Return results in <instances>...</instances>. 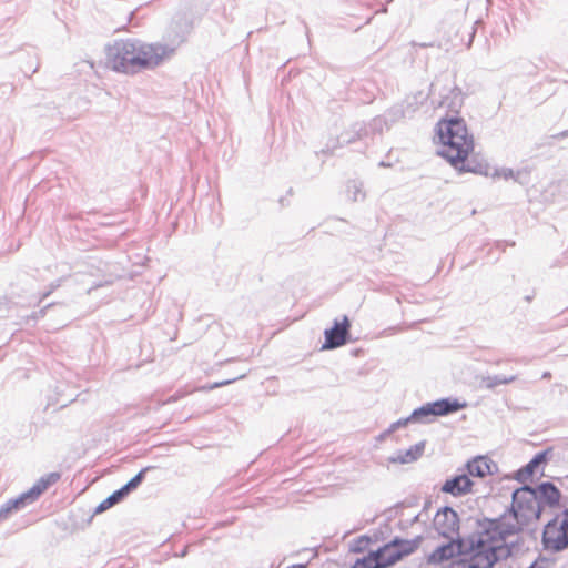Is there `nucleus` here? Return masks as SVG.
Returning a JSON list of instances; mask_svg holds the SVG:
<instances>
[{
    "instance_id": "obj_5",
    "label": "nucleus",
    "mask_w": 568,
    "mask_h": 568,
    "mask_svg": "<svg viewBox=\"0 0 568 568\" xmlns=\"http://www.w3.org/2000/svg\"><path fill=\"white\" fill-rule=\"evenodd\" d=\"M422 537L412 540L394 538L389 542L374 550L382 568H388L402 560L404 557L416 551L420 544Z\"/></svg>"
},
{
    "instance_id": "obj_13",
    "label": "nucleus",
    "mask_w": 568,
    "mask_h": 568,
    "mask_svg": "<svg viewBox=\"0 0 568 568\" xmlns=\"http://www.w3.org/2000/svg\"><path fill=\"white\" fill-rule=\"evenodd\" d=\"M549 449L537 453L534 458L517 473V479L520 481L527 480L530 476L534 475L535 470L540 466L546 464Z\"/></svg>"
},
{
    "instance_id": "obj_23",
    "label": "nucleus",
    "mask_w": 568,
    "mask_h": 568,
    "mask_svg": "<svg viewBox=\"0 0 568 568\" xmlns=\"http://www.w3.org/2000/svg\"><path fill=\"white\" fill-rule=\"evenodd\" d=\"M409 423H414V420L410 419V415L406 418H400V419L392 423L390 426L385 430V433L382 436L383 437L388 436L392 433H394L395 430H397L398 428L407 426Z\"/></svg>"
},
{
    "instance_id": "obj_2",
    "label": "nucleus",
    "mask_w": 568,
    "mask_h": 568,
    "mask_svg": "<svg viewBox=\"0 0 568 568\" xmlns=\"http://www.w3.org/2000/svg\"><path fill=\"white\" fill-rule=\"evenodd\" d=\"M192 24L184 22L180 32L168 34V44L146 43L139 39H118L106 48V58L111 68L124 74H135L160 65L172 55L190 33Z\"/></svg>"
},
{
    "instance_id": "obj_35",
    "label": "nucleus",
    "mask_w": 568,
    "mask_h": 568,
    "mask_svg": "<svg viewBox=\"0 0 568 568\" xmlns=\"http://www.w3.org/2000/svg\"><path fill=\"white\" fill-rule=\"evenodd\" d=\"M541 377H542L544 379H548V378H550V377H551V374H550V372H545V373L542 374V376H541Z\"/></svg>"
},
{
    "instance_id": "obj_31",
    "label": "nucleus",
    "mask_w": 568,
    "mask_h": 568,
    "mask_svg": "<svg viewBox=\"0 0 568 568\" xmlns=\"http://www.w3.org/2000/svg\"><path fill=\"white\" fill-rule=\"evenodd\" d=\"M341 139H342L343 143H351L355 140V135L354 136L342 135Z\"/></svg>"
},
{
    "instance_id": "obj_24",
    "label": "nucleus",
    "mask_w": 568,
    "mask_h": 568,
    "mask_svg": "<svg viewBox=\"0 0 568 568\" xmlns=\"http://www.w3.org/2000/svg\"><path fill=\"white\" fill-rule=\"evenodd\" d=\"M369 542H371V538L369 537L361 536V537H358L354 541V544H353L351 549H352L353 552H363V551H365L367 549Z\"/></svg>"
},
{
    "instance_id": "obj_20",
    "label": "nucleus",
    "mask_w": 568,
    "mask_h": 568,
    "mask_svg": "<svg viewBox=\"0 0 568 568\" xmlns=\"http://www.w3.org/2000/svg\"><path fill=\"white\" fill-rule=\"evenodd\" d=\"M352 568H382V565L376 558L374 550H371L367 556L357 559Z\"/></svg>"
},
{
    "instance_id": "obj_37",
    "label": "nucleus",
    "mask_w": 568,
    "mask_h": 568,
    "mask_svg": "<svg viewBox=\"0 0 568 568\" xmlns=\"http://www.w3.org/2000/svg\"><path fill=\"white\" fill-rule=\"evenodd\" d=\"M361 131H362V126H361V128H358V130L356 131V133H355V134H356V136H359V132H361Z\"/></svg>"
},
{
    "instance_id": "obj_17",
    "label": "nucleus",
    "mask_w": 568,
    "mask_h": 568,
    "mask_svg": "<svg viewBox=\"0 0 568 568\" xmlns=\"http://www.w3.org/2000/svg\"><path fill=\"white\" fill-rule=\"evenodd\" d=\"M60 479V474L50 473L43 477H41L29 490L28 494L31 497V501L37 500L42 493H44L48 487Z\"/></svg>"
},
{
    "instance_id": "obj_3",
    "label": "nucleus",
    "mask_w": 568,
    "mask_h": 568,
    "mask_svg": "<svg viewBox=\"0 0 568 568\" xmlns=\"http://www.w3.org/2000/svg\"><path fill=\"white\" fill-rule=\"evenodd\" d=\"M437 134L443 149L439 154L460 172L487 175L488 164L469 159L474 150V138L468 133L464 119L452 115L437 123Z\"/></svg>"
},
{
    "instance_id": "obj_21",
    "label": "nucleus",
    "mask_w": 568,
    "mask_h": 568,
    "mask_svg": "<svg viewBox=\"0 0 568 568\" xmlns=\"http://www.w3.org/2000/svg\"><path fill=\"white\" fill-rule=\"evenodd\" d=\"M347 195L353 202L363 201L365 199L363 184L357 181H351L347 185Z\"/></svg>"
},
{
    "instance_id": "obj_30",
    "label": "nucleus",
    "mask_w": 568,
    "mask_h": 568,
    "mask_svg": "<svg viewBox=\"0 0 568 568\" xmlns=\"http://www.w3.org/2000/svg\"><path fill=\"white\" fill-rule=\"evenodd\" d=\"M568 136V130L566 131H561L557 134H554L551 138L555 139V140H559V139H565Z\"/></svg>"
},
{
    "instance_id": "obj_25",
    "label": "nucleus",
    "mask_w": 568,
    "mask_h": 568,
    "mask_svg": "<svg viewBox=\"0 0 568 568\" xmlns=\"http://www.w3.org/2000/svg\"><path fill=\"white\" fill-rule=\"evenodd\" d=\"M243 377H245V374H242L239 377H234V378H231V379H225V381H222V382H216V383L210 384L207 386H204L203 388L212 390V389H215L217 387L226 386V385L235 382L236 379H241Z\"/></svg>"
},
{
    "instance_id": "obj_26",
    "label": "nucleus",
    "mask_w": 568,
    "mask_h": 568,
    "mask_svg": "<svg viewBox=\"0 0 568 568\" xmlns=\"http://www.w3.org/2000/svg\"><path fill=\"white\" fill-rule=\"evenodd\" d=\"M62 280H57L49 285V290L43 292L40 297V302L45 300L54 290L60 287Z\"/></svg>"
},
{
    "instance_id": "obj_36",
    "label": "nucleus",
    "mask_w": 568,
    "mask_h": 568,
    "mask_svg": "<svg viewBox=\"0 0 568 568\" xmlns=\"http://www.w3.org/2000/svg\"><path fill=\"white\" fill-rule=\"evenodd\" d=\"M287 568H306V566H304V565H293V566H290Z\"/></svg>"
},
{
    "instance_id": "obj_8",
    "label": "nucleus",
    "mask_w": 568,
    "mask_h": 568,
    "mask_svg": "<svg viewBox=\"0 0 568 568\" xmlns=\"http://www.w3.org/2000/svg\"><path fill=\"white\" fill-rule=\"evenodd\" d=\"M349 327L351 323L347 316H343L341 322L335 320L333 327L324 332L325 342L322 348L334 349L345 345L349 336Z\"/></svg>"
},
{
    "instance_id": "obj_33",
    "label": "nucleus",
    "mask_w": 568,
    "mask_h": 568,
    "mask_svg": "<svg viewBox=\"0 0 568 568\" xmlns=\"http://www.w3.org/2000/svg\"><path fill=\"white\" fill-rule=\"evenodd\" d=\"M437 90V83H432L430 85V94H434Z\"/></svg>"
},
{
    "instance_id": "obj_27",
    "label": "nucleus",
    "mask_w": 568,
    "mask_h": 568,
    "mask_svg": "<svg viewBox=\"0 0 568 568\" xmlns=\"http://www.w3.org/2000/svg\"><path fill=\"white\" fill-rule=\"evenodd\" d=\"M105 505H109L110 508L114 505L119 504L121 500L119 499L116 493H112L108 498L104 499Z\"/></svg>"
},
{
    "instance_id": "obj_12",
    "label": "nucleus",
    "mask_w": 568,
    "mask_h": 568,
    "mask_svg": "<svg viewBox=\"0 0 568 568\" xmlns=\"http://www.w3.org/2000/svg\"><path fill=\"white\" fill-rule=\"evenodd\" d=\"M466 468L470 476L483 478L493 474V469H497V465L485 456H477L466 464Z\"/></svg>"
},
{
    "instance_id": "obj_32",
    "label": "nucleus",
    "mask_w": 568,
    "mask_h": 568,
    "mask_svg": "<svg viewBox=\"0 0 568 568\" xmlns=\"http://www.w3.org/2000/svg\"><path fill=\"white\" fill-rule=\"evenodd\" d=\"M504 176H505L506 179L511 178V176H513V171H511V170H506V171L504 172Z\"/></svg>"
},
{
    "instance_id": "obj_16",
    "label": "nucleus",
    "mask_w": 568,
    "mask_h": 568,
    "mask_svg": "<svg viewBox=\"0 0 568 568\" xmlns=\"http://www.w3.org/2000/svg\"><path fill=\"white\" fill-rule=\"evenodd\" d=\"M60 479V474L50 473L43 477H41L29 490L28 494L31 497V501L37 500L42 493H44L48 487Z\"/></svg>"
},
{
    "instance_id": "obj_34",
    "label": "nucleus",
    "mask_w": 568,
    "mask_h": 568,
    "mask_svg": "<svg viewBox=\"0 0 568 568\" xmlns=\"http://www.w3.org/2000/svg\"><path fill=\"white\" fill-rule=\"evenodd\" d=\"M50 306H51V304H49V305H47L45 307H43V308L39 312V315H40V316H43V315L45 314L47 308H48V307H50Z\"/></svg>"
},
{
    "instance_id": "obj_6",
    "label": "nucleus",
    "mask_w": 568,
    "mask_h": 568,
    "mask_svg": "<svg viewBox=\"0 0 568 568\" xmlns=\"http://www.w3.org/2000/svg\"><path fill=\"white\" fill-rule=\"evenodd\" d=\"M434 526L439 535L450 541H457L459 552L468 551L470 554L469 559L471 558L469 540H467L466 547L465 540L459 538V518L454 509L444 507L442 510H438L434 518Z\"/></svg>"
},
{
    "instance_id": "obj_9",
    "label": "nucleus",
    "mask_w": 568,
    "mask_h": 568,
    "mask_svg": "<svg viewBox=\"0 0 568 568\" xmlns=\"http://www.w3.org/2000/svg\"><path fill=\"white\" fill-rule=\"evenodd\" d=\"M445 94L440 92V99L438 101L432 100V104L436 108H445L457 114L464 104V93L462 89L454 85L445 89Z\"/></svg>"
},
{
    "instance_id": "obj_4",
    "label": "nucleus",
    "mask_w": 568,
    "mask_h": 568,
    "mask_svg": "<svg viewBox=\"0 0 568 568\" xmlns=\"http://www.w3.org/2000/svg\"><path fill=\"white\" fill-rule=\"evenodd\" d=\"M541 542L546 550L552 552L568 548V508L546 524Z\"/></svg>"
},
{
    "instance_id": "obj_1",
    "label": "nucleus",
    "mask_w": 568,
    "mask_h": 568,
    "mask_svg": "<svg viewBox=\"0 0 568 568\" xmlns=\"http://www.w3.org/2000/svg\"><path fill=\"white\" fill-rule=\"evenodd\" d=\"M541 513L534 487L524 485L516 489L511 506L500 516L478 520V530L469 539L473 555L467 568H493L496 562L521 554L525 550L523 527L538 520Z\"/></svg>"
},
{
    "instance_id": "obj_11",
    "label": "nucleus",
    "mask_w": 568,
    "mask_h": 568,
    "mask_svg": "<svg viewBox=\"0 0 568 568\" xmlns=\"http://www.w3.org/2000/svg\"><path fill=\"white\" fill-rule=\"evenodd\" d=\"M473 481L466 474L457 475L447 479L442 487V491L453 496H462L471 490Z\"/></svg>"
},
{
    "instance_id": "obj_15",
    "label": "nucleus",
    "mask_w": 568,
    "mask_h": 568,
    "mask_svg": "<svg viewBox=\"0 0 568 568\" xmlns=\"http://www.w3.org/2000/svg\"><path fill=\"white\" fill-rule=\"evenodd\" d=\"M30 503L32 501L28 491L22 493L17 498L8 500L0 508V521L7 519L12 510H19Z\"/></svg>"
},
{
    "instance_id": "obj_29",
    "label": "nucleus",
    "mask_w": 568,
    "mask_h": 568,
    "mask_svg": "<svg viewBox=\"0 0 568 568\" xmlns=\"http://www.w3.org/2000/svg\"><path fill=\"white\" fill-rule=\"evenodd\" d=\"M109 508H110V506H109V505H105V501L103 500V501H101V503L98 505V507L95 508V513H97V514H100V513L105 511V510H106V509H109Z\"/></svg>"
},
{
    "instance_id": "obj_7",
    "label": "nucleus",
    "mask_w": 568,
    "mask_h": 568,
    "mask_svg": "<svg viewBox=\"0 0 568 568\" xmlns=\"http://www.w3.org/2000/svg\"><path fill=\"white\" fill-rule=\"evenodd\" d=\"M465 407L466 403H460L458 399L442 398L433 403H426L414 409L410 414V419H413L414 423H428L430 422V417L446 416Z\"/></svg>"
},
{
    "instance_id": "obj_22",
    "label": "nucleus",
    "mask_w": 568,
    "mask_h": 568,
    "mask_svg": "<svg viewBox=\"0 0 568 568\" xmlns=\"http://www.w3.org/2000/svg\"><path fill=\"white\" fill-rule=\"evenodd\" d=\"M154 467L153 466H148L143 469H141L133 478H131L125 485L133 491L134 489H136L141 483L143 481L144 479V476L145 474L153 469Z\"/></svg>"
},
{
    "instance_id": "obj_19",
    "label": "nucleus",
    "mask_w": 568,
    "mask_h": 568,
    "mask_svg": "<svg viewBox=\"0 0 568 568\" xmlns=\"http://www.w3.org/2000/svg\"><path fill=\"white\" fill-rule=\"evenodd\" d=\"M455 550L452 542L447 545H443L435 549V551L430 555V560L435 562H442L448 560L454 557Z\"/></svg>"
},
{
    "instance_id": "obj_10",
    "label": "nucleus",
    "mask_w": 568,
    "mask_h": 568,
    "mask_svg": "<svg viewBox=\"0 0 568 568\" xmlns=\"http://www.w3.org/2000/svg\"><path fill=\"white\" fill-rule=\"evenodd\" d=\"M534 490L536 491L537 498L542 507L548 506L554 508L559 505L561 493L552 483H541L536 486Z\"/></svg>"
},
{
    "instance_id": "obj_14",
    "label": "nucleus",
    "mask_w": 568,
    "mask_h": 568,
    "mask_svg": "<svg viewBox=\"0 0 568 568\" xmlns=\"http://www.w3.org/2000/svg\"><path fill=\"white\" fill-rule=\"evenodd\" d=\"M426 443L424 440L410 446L406 450H399L395 457L392 458L393 463L410 464L422 457L425 450Z\"/></svg>"
},
{
    "instance_id": "obj_18",
    "label": "nucleus",
    "mask_w": 568,
    "mask_h": 568,
    "mask_svg": "<svg viewBox=\"0 0 568 568\" xmlns=\"http://www.w3.org/2000/svg\"><path fill=\"white\" fill-rule=\"evenodd\" d=\"M517 379L516 375L503 376V375H488L483 376L479 382L480 388H485L488 390L494 389L499 385H507Z\"/></svg>"
},
{
    "instance_id": "obj_28",
    "label": "nucleus",
    "mask_w": 568,
    "mask_h": 568,
    "mask_svg": "<svg viewBox=\"0 0 568 568\" xmlns=\"http://www.w3.org/2000/svg\"><path fill=\"white\" fill-rule=\"evenodd\" d=\"M131 491L132 490L126 485H124L120 489L115 490V493H116V495H118L120 500H123L124 497H126Z\"/></svg>"
}]
</instances>
